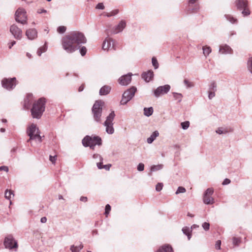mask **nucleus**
Wrapping results in <instances>:
<instances>
[{"label":"nucleus","mask_w":252,"mask_h":252,"mask_svg":"<svg viewBox=\"0 0 252 252\" xmlns=\"http://www.w3.org/2000/svg\"><path fill=\"white\" fill-rule=\"evenodd\" d=\"M87 42L84 34L79 31H72L64 36L61 40L62 47L67 53H72L80 49V53L82 56L86 55L87 49L82 44Z\"/></svg>","instance_id":"f257e3e1"},{"label":"nucleus","mask_w":252,"mask_h":252,"mask_svg":"<svg viewBox=\"0 0 252 252\" xmlns=\"http://www.w3.org/2000/svg\"><path fill=\"white\" fill-rule=\"evenodd\" d=\"M46 99L41 97L34 101L31 109V115L33 119H39L45 109Z\"/></svg>","instance_id":"f03ea898"},{"label":"nucleus","mask_w":252,"mask_h":252,"mask_svg":"<svg viewBox=\"0 0 252 252\" xmlns=\"http://www.w3.org/2000/svg\"><path fill=\"white\" fill-rule=\"evenodd\" d=\"M103 104V101L101 100H96L92 108L94 119V121L97 123L101 124L102 123L101 118L102 112V106Z\"/></svg>","instance_id":"7ed1b4c3"},{"label":"nucleus","mask_w":252,"mask_h":252,"mask_svg":"<svg viewBox=\"0 0 252 252\" xmlns=\"http://www.w3.org/2000/svg\"><path fill=\"white\" fill-rule=\"evenodd\" d=\"M15 21L23 25L28 24V16L26 10L23 8H19L15 13Z\"/></svg>","instance_id":"20e7f679"},{"label":"nucleus","mask_w":252,"mask_h":252,"mask_svg":"<svg viewBox=\"0 0 252 252\" xmlns=\"http://www.w3.org/2000/svg\"><path fill=\"white\" fill-rule=\"evenodd\" d=\"M115 117V112L112 111L106 117V120L103 123V125L106 128L105 131L109 134H112L114 132L113 121Z\"/></svg>","instance_id":"39448f33"},{"label":"nucleus","mask_w":252,"mask_h":252,"mask_svg":"<svg viewBox=\"0 0 252 252\" xmlns=\"http://www.w3.org/2000/svg\"><path fill=\"white\" fill-rule=\"evenodd\" d=\"M199 0H188L186 6V12L188 14L197 13L200 10Z\"/></svg>","instance_id":"423d86ee"},{"label":"nucleus","mask_w":252,"mask_h":252,"mask_svg":"<svg viewBox=\"0 0 252 252\" xmlns=\"http://www.w3.org/2000/svg\"><path fill=\"white\" fill-rule=\"evenodd\" d=\"M136 91V88L135 87H132L126 91L122 95V98L120 102L121 104L126 105L133 98Z\"/></svg>","instance_id":"0eeeda50"},{"label":"nucleus","mask_w":252,"mask_h":252,"mask_svg":"<svg viewBox=\"0 0 252 252\" xmlns=\"http://www.w3.org/2000/svg\"><path fill=\"white\" fill-rule=\"evenodd\" d=\"M3 244L5 248L9 250L16 249L18 248L17 242L11 235H9L5 237Z\"/></svg>","instance_id":"6e6552de"},{"label":"nucleus","mask_w":252,"mask_h":252,"mask_svg":"<svg viewBox=\"0 0 252 252\" xmlns=\"http://www.w3.org/2000/svg\"><path fill=\"white\" fill-rule=\"evenodd\" d=\"M16 78L13 77L11 78H4L1 81L2 87L7 90H11L15 88L16 85Z\"/></svg>","instance_id":"1a4fd4ad"},{"label":"nucleus","mask_w":252,"mask_h":252,"mask_svg":"<svg viewBox=\"0 0 252 252\" xmlns=\"http://www.w3.org/2000/svg\"><path fill=\"white\" fill-rule=\"evenodd\" d=\"M9 31L13 37L17 40H20L23 37L22 29L16 24H13L10 26Z\"/></svg>","instance_id":"9d476101"},{"label":"nucleus","mask_w":252,"mask_h":252,"mask_svg":"<svg viewBox=\"0 0 252 252\" xmlns=\"http://www.w3.org/2000/svg\"><path fill=\"white\" fill-rule=\"evenodd\" d=\"M169 85H165L158 87L154 92V95L156 97H158L161 95L167 94L170 89Z\"/></svg>","instance_id":"9b49d317"},{"label":"nucleus","mask_w":252,"mask_h":252,"mask_svg":"<svg viewBox=\"0 0 252 252\" xmlns=\"http://www.w3.org/2000/svg\"><path fill=\"white\" fill-rule=\"evenodd\" d=\"M126 22L124 20H121L119 23L114 27L111 31L113 34H117L122 32L124 29L126 27Z\"/></svg>","instance_id":"f8f14e48"},{"label":"nucleus","mask_w":252,"mask_h":252,"mask_svg":"<svg viewBox=\"0 0 252 252\" xmlns=\"http://www.w3.org/2000/svg\"><path fill=\"white\" fill-rule=\"evenodd\" d=\"M132 76V74L131 73L122 75L119 78L118 83L122 86H127L131 82Z\"/></svg>","instance_id":"ddd939ff"},{"label":"nucleus","mask_w":252,"mask_h":252,"mask_svg":"<svg viewBox=\"0 0 252 252\" xmlns=\"http://www.w3.org/2000/svg\"><path fill=\"white\" fill-rule=\"evenodd\" d=\"M112 49H115L114 41L111 38L107 37L103 42L102 49L108 51Z\"/></svg>","instance_id":"4468645a"},{"label":"nucleus","mask_w":252,"mask_h":252,"mask_svg":"<svg viewBox=\"0 0 252 252\" xmlns=\"http://www.w3.org/2000/svg\"><path fill=\"white\" fill-rule=\"evenodd\" d=\"M38 131L39 129L36 127V125L34 124L31 125L27 130V134L30 137L27 142H29L31 140H33V134Z\"/></svg>","instance_id":"2eb2a0df"},{"label":"nucleus","mask_w":252,"mask_h":252,"mask_svg":"<svg viewBox=\"0 0 252 252\" xmlns=\"http://www.w3.org/2000/svg\"><path fill=\"white\" fill-rule=\"evenodd\" d=\"M33 101V95L32 94H28L24 100L23 107L25 109H29Z\"/></svg>","instance_id":"dca6fc26"},{"label":"nucleus","mask_w":252,"mask_h":252,"mask_svg":"<svg viewBox=\"0 0 252 252\" xmlns=\"http://www.w3.org/2000/svg\"><path fill=\"white\" fill-rule=\"evenodd\" d=\"M219 52L222 54H232L233 49L226 44H222L220 46Z\"/></svg>","instance_id":"f3484780"},{"label":"nucleus","mask_w":252,"mask_h":252,"mask_svg":"<svg viewBox=\"0 0 252 252\" xmlns=\"http://www.w3.org/2000/svg\"><path fill=\"white\" fill-rule=\"evenodd\" d=\"M154 72L152 70H149L147 71L144 72L141 74V77L146 82H149L154 78Z\"/></svg>","instance_id":"a211bd4d"},{"label":"nucleus","mask_w":252,"mask_h":252,"mask_svg":"<svg viewBox=\"0 0 252 252\" xmlns=\"http://www.w3.org/2000/svg\"><path fill=\"white\" fill-rule=\"evenodd\" d=\"M26 35L29 40H33L37 37V31L35 29H29L26 31Z\"/></svg>","instance_id":"6ab92c4d"},{"label":"nucleus","mask_w":252,"mask_h":252,"mask_svg":"<svg viewBox=\"0 0 252 252\" xmlns=\"http://www.w3.org/2000/svg\"><path fill=\"white\" fill-rule=\"evenodd\" d=\"M235 3L237 8L239 10H241L243 8L248 6L247 0H236Z\"/></svg>","instance_id":"aec40b11"},{"label":"nucleus","mask_w":252,"mask_h":252,"mask_svg":"<svg viewBox=\"0 0 252 252\" xmlns=\"http://www.w3.org/2000/svg\"><path fill=\"white\" fill-rule=\"evenodd\" d=\"M233 129L230 127H219L216 131V133L219 134H227L230 132H232Z\"/></svg>","instance_id":"412c9836"},{"label":"nucleus","mask_w":252,"mask_h":252,"mask_svg":"<svg viewBox=\"0 0 252 252\" xmlns=\"http://www.w3.org/2000/svg\"><path fill=\"white\" fill-rule=\"evenodd\" d=\"M157 252H173V250L169 244H165L160 247Z\"/></svg>","instance_id":"4be33fe9"},{"label":"nucleus","mask_w":252,"mask_h":252,"mask_svg":"<svg viewBox=\"0 0 252 252\" xmlns=\"http://www.w3.org/2000/svg\"><path fill=\"white\" fill-rule=\"evenodd\" d=\"M111 90V87L110 86L105 85L100 88L99 94L100 95H105L110 93Z\"/></svg>","instance_id":"5701e85b"},{"label":"nucleus","mask_w":252,"mask_h":252,"mask_svg":"<svg viewBox=\"0 0 252 252\" xmlns=\"http://www.w3.org/2000/svg\"><path fill=\"white\" fill-rule=\"evenodd\" d=\"M224 17L228 21L232 24H237L238 23V19L230 14H225Z\"/></svg>","instance_id":"b1692460"},{"label":"nucleus","mask_w":252,"mask_h":252,"mask_svg":"<svg viewBox=\"0 0 252 252\" xmlns=\"http://www.w3.org/2000/svg\"><path fill=\"white\" fill-rule=\"evenodd\" d=\"M159 135L158 131L156 130L152 133L151 135L147 138V142L149 144H151L156 139V138Z\"/></svg>","instance_id":"393cba45"},{"label":"nucleus","mask_w":252,"mask_h":252,"mask_svg":"<svg viewBox=\"0 0 252 252\" xmlns=\"http://www.w3.org/2000/svg\"><path fill=\"white\" fill-rule=\"evenodd\" d=\"M82 144L85 147H87L90 145V144L92 142V137L87 135L82 140Z\"/></svg>","instance_id":"a878e982"},{"label":"nucleus","mask_w":252,"mask_h":252,"mask_svg":"<svg viewBox=\"0 0 252 252\" xmlns=\"http://www.w3.org/2000/svg\"><path fill=\"white\" fill-rule=\"evenodd\" d=\"M182 232L183 233L187 236L188 239L189 240L190 238H191V230L190 228L188 227V226H185L182 228Z\"/></svg>","instance_id":"bb28decb"},{"label":"nucleus","mask_w":252,"mask_h":252,"mask_svg":"<svg viewBox=\"0 0 252 252\" xmlns=\"http://www.w3.org/2000/svg\"><path fill=\"white\" fill-rule=\"evenodd\" d=\"M203 202L207 205L213 204L214 203V199L210 196L204 195Z\"/></svg>","instance_id":"cd10ccee"},{"label":"nucleus","mask_w":252,"mask_h":252,"mask_svg":"<svg viewBox=\"0 0 252 252\" xmlns=\"http://www.w3.org/2000/svg\"><path fill=\"white\" fill-rule=\"evenodd\" d=\"M143 110L144 115L147 117L151 116L153 114L154 111L152 107H150L149 108L145 107Z\"/></svg>","instance_id":"c85d7f7f"},{"label":"nucleus","mask_w":252,"mask_h":252,"mask_svg":"<svg viewBox=\"0 0 252 252\" xmlns=\"http://www.w3.org/2000/svg\"><path fill=\"white\" fill-rule=\"evenodd\" d=\"M247 66L248 70L252 75V56L248 58Z\"/></svg>","instance_id":"c756f323"},{"label":"nucleus","mask_w":252,"mask_h":252,"mask_svg":"<svg viewBox=\"0 0 252 252\" xmlns=\"http://www.w3.org/2000/svg\"><path fill=\"white\" fill-rule=\"evenodd\" d=\"M47 50V43H45L43 46L39 48L37 51V54L39 56H41L42 54L45 52Z\"/></svg>","instance_id":"7c9ffc66"},{"label":"nucleus","mask_w":252,"mask_h":252,"mask_svg":"<svg viewBox=\"0 0 252 252\" xmlns=\"http://www.w3.org/2000/svg\"><path fill=\"white\" fill-rule=\"evenodd\" d=\"M83 248V245L81 244L79 246H75L74 245H71L70 246V250L71 252H79Z\"/></svg>","instance_id":"2f4dec72"},{"label":"nucleus","mask_w":252,"mask_h":252,"mask_svg":"<svg viewBox=\"0 0 252 252\" xmlns=\"http://www.w3.org/2000/svg\"><path fill=\"white\" fill-rule=\"evenodd\" d=\"M92 143H94V145H98V146L101 145V139L98 136H94L93 138L92 137Z\"/></svg>","instance_id":"473e14b6"},{"label":"nucleus","mask_w":252,"mask_h":252,"mask_svg":"<svg viewBox=\"0 0 252 252\" xmlns=\"http://www.w3.org/2000/svg\"><path fill=\"white\" fill-rule=\"evenodd\" d=\"M204 55L207 57L212 51V49L210 46H205L202 47Z\"/></svg>","instance_id":"72a5a7b5"},{"label":"nucleus","mask_w":252,"mask_h":252,"mask_svg":"<svg viewBox=\"0 0 252 252\" xmlns=\"http://www.w3.org/2000/svg\"><path fill=\"white\" fill-rule=\"evenodd\" d=\"M163 165L162 164H158L157 165H153L151 167L150 171L151 172H155L157 171L160 170L163 168Z\"/></svg>","instance_id":"f704fd0d"},{"label":"nucleus","mask_w":252,"mask_h":252,"mask_svg":"<svg viewBox=\"0 0 252 252\" xmlns=\"http://www.w3.org/2000/svg\"><path fill=\"white\" fill-rule=\"evenodd\" d=\"M232 244L234 246L238 247L241 243V239L240 238L233 237L232 239Z\"/></svg>","instance_id":"c9c22d12"},{"label":"nucleus","mask_w":252,"mask_h":252,"mask_svg":"<svg viewBox=\"0 0 252 252\" xmlns=\"http://www.w3.org/2000/svg\"><path fill=\"white\" fill-rule=\"evenodd\" d=\"M173 97L175 100H178V102H180L182 101V98L183 97L182 94L180 93H173Z\"/></svg>","instance_id":"e433bc0d"},{"label":"nucleus","mask_w":252,"mask_h":252,"mask_svg":"<svg viewBox=\"0 0 252 252\" xmlns=\"http://www.w3.org/2000/svg\"><path fill=\"white\" fill-rule=\"evenodd\" d=\"M217 84L215 82H212L209 86V91H213L216 92L217 91Z\"/></svg>","instance_id":"4c0bfd02"},{"label":"nucleus","mask_w":252,"mask_h":252,"mask_svg":"<svg viewBox=\"0 0 252 252\" xmlns=\"http://www.w3.org/2000/svg\"><path fill=\"white\" fill-rule=\"evenodd\" d=\"M11 195L14 196V193L11 190H8L6 189L5 191V197L6 199L10 200L11 198Z\"/></svg>","instance_id":"58836bf2"},{"label":"nucleus","mask_w":252,"mask_h":252,"mask_svg":"<svg viewBox=\"0 0 252 252\" xmlns=\"http://www.w3.org/2000/svg\"><path fill=\"white\" fill-rule=\"evenodd\" d=\"M242 10V14L244 17L248 16L251 13V11L248 7V6L243 8Z\"/></svg>","instance_id":"ea45409f"},{"label":"nucleus","mask_w":252,"mask_h":252,"mask_svg":"<svg viewBox=\"0 0 252 252\" xmlns=\"http://www.w3.org/2000/svg\"><path fill=\"white\" fill-rule=\"evenodd\" d=\"M119 12V10L118 9H115L112 11H111L109 13H107L105 14V16L107 17H110L111 16H115L117 15Z\"/></svg>","instance_id":"a19ab883"},{"label":"nucleus","mask_w":252,"mask_h":252,"mask_svg":"<svg viewBox=\"0 0 252 252\" xmlns=\"http://www.w3.org/2000/svg\"><path fill=\"white\" fill-rule=\"evenodd\" d=\"M152 63L155 69H158L159 66L158 62L155 57H153L152 59Z\"/></svg>","instance_id":"79ce46f5"},{"label":"nucleus","mask_w":252,"mask_h":252,"mask_svg":"<svg viewBox=\"0 0 252 252\" xmlns=\"http://www.w3.org/2000/svg\"><path fill=\"white\" fill-rule=\"evenodd\" d=\"M66 30V28L65 26H61L58 27L57 28V32L59 33H63L65 32Z\"/></svg>","instance_id":"37998d69"},{"label":"nucleus","mask_w":252,"mask_h":252,"mask_svg":"<svg viewBox=\"0 0 252 252\" xmlns=\"http://www.w3.org/2000/svg\"><path fill=\"white\" fill-rule=\"evenodd\" d=\"M214 192V189L213 188H208L205 191L204 195L211 196Z\"/></svg>","instance_id":"c03bdc74"},{"label":"nucleus","mask_w":252,"mask_h":252,"mask_svg":"<svg viewBox=\"0 0 252 252\" xmlns=\"http://www.w3.org/2000/svg\"><path fill=\"white\" fill-rule=\"evenodd\" d=\"M181 125L183 129H187L189 126V121H185L181 123Z\"/></svg>","instance_id":"a18cd8bd"},{"label":"nucleus","mask_w":252,"mask_h":252,"mask_svg":"<svg viewBox=\"0 0 252 252\" xmlns=\"http://www.w3.org/2000/svg\"><path fill=\"white\" fill-rule=\"evenodd\" d=\"M184 84L187 86V88H191L193 87V84L192 82H189L187 79H185L184 81Z\"/></svg>","instance_id":"49530a36"},{"label":"nucleus","mask_w":252,"mask_h":252,"mask_svg":"<svg viewBox=\"0 0 252 252\" xmlns=\"http://www.w3.org/2000/svg\"><path fill=\"white\" fill-rule=\"evenodd\" d=\"M186 189L183 187H179L178 188L177 190L176 191V194H178L180 193H184L186 192Z\"/></svg>","instance_id":"de8ad7c7"},{"label":"nucleus","mask_w":252,"mask_h":252,"mask_svg":"<svg viewBox=\"0 0 252 252\" xmlns=\"http://www.w3.org/2000/svg\"><path fill=\"white\" fill-rule=\"evenodd\" d=\"M111 210V206L109 204H107L106 206H105V215H106V217H107V215L109 214V212Z\"/></svg>","instance_id":"09e8293b"},{"label":"nucleus","mask_w":252,"mask_h":252,"mask_svg":"<svg viewBox=\"0 0 252 252\" xmlns=\"http://www.w3.org/2000/svg\"><path fill=\"white\" fill-rule=\"evenodd\" d=\"M93 158L100 161H103L102 157L99 154H95L93 156Z\"/></svg>","instance_id":"8fccbe9b"},{"label":"nucleus","mask_w":252,"mask_h":252,"mask_svg":"<svg viewBox=\"0 0 252 252\" xmlns=\"http://www.w3.org/2000/svg\"><path fill=\"white\" fill-rule=\"evenodd\" d=\"M202 226L205 231H208L210 228V224L208 222H205L202 224Z\"/></svg>","instance_id":"3c124183"},{"label":"nucleus","mask_w":252,"mask_h":252,"mask_svg":"<svg viewBox=\"0 0 252 252\" xmlns=\"http://www.w3.org/2000/svg\"><path fill=\"white\" fill-rule=\"evenodd\" d=\"M163 188V184L161 183H158L157 184L156 187V190L157 191H160Z\"/></svg>","instance_id":"603ef678"},{"label":"nucleus","mask_w":252,"mask_h":252,"mask_svg":"<svg viewBox=\"0 0 252 252\" xmlns=\"http://www.w3.org/2000/svg\"><path fill=\"white\" fill-rule=\"evenodd\" d=\"M137 169L139 171H143L144 169V164L143 163H140L138 164Z\"/></svg>","instance_id":"864d4df0"},{"label":"nucleus","mask_w":252,"mask_h":252,"mask_svg":"<svg viewBox=\"0 0 252 252\" xmlns=\"http://www.w3.org/2000/svg\"><path fill=\"white\" fill-rule=\"evenodd\" d=\"M215 92L213 91H208V97L209 99H212L215 96Z\"/></svg>","instance_id":"5fc2aeb1"},{"label":"nucleus","mask_w":252,"mask_h":252,"mask_svg":"<svg viewBox=\"0 0 252 252\" xmlns=\"http://www.w3.org/2000/svg\"><path fill=\"white\" fill-rule=\"evenodd\" d=\"M95 8L98 9H104L105 7L104 6V4L102 2L98 3L96 5Z\"/></svg>","instance_id":"6e6d98bb"},{"label":"nucleus","mask_w":252,"mask_h":252,"mask_svg":"<svg viewBox=\"0 0 252 252\" xmlns=\"http://www.w3.org/2000/svg\"><path fill=\"white\" fill-rule=\"evenodd\" d=\"M220 245H221V241L218 240L217 241L215 244V248L216 249L220 250Z\"/></svg>","instance_id":"4d7b16f0"},{"label":"nucleus","mask_w":252,"mask_h":252,"mask_svg":"<svg viewBox=\"0 0 252 252\" xmlns=\"http://www.w3.org/2000/svg\"><path fill=\"white\" fill-rule=\"evenodd\" d=\"M49 159L52 163H55L57 159V156H52L50 155L49 157Z\"/></svg>","instance_id":"13d9d810"},{"label":"nucleus","mask_w":252,"mask_h":252,"mask_svg":"<svg viewBox=\"0 0 252 252\" xmlns=\"http://www.w3.org/2000/svg\"><path fill=\"white\" fill-rule=\"evenodd\" d=\"M230 182H231V181L229 179L226 178L223 180L222 184L223 185H228L229 184H230Z\"/></svg>","instance_id":"bf43d9fd"},{"label":"nucleus","mask_w":252,"mask_h":252,"mask_svg":"<svg viewBox=\"0 0 252 252\" xmlns=\"http://www.w3.org/2000/svg\"><path fill=\"white\" fill-rule=\"evenodd\" d=\"M96 165H97V168L98 169H103V165H102V161H99V162H97L96 163Z\"/></svg>","instance_id":"052dcab7"},{"label":"nucleus","mask_w":252,"mask_h":252,"mask_svg":"<svg viewBox=\"0 0 252 252\" xmlns=\"http://www.w3.org/2000/svg\"><path fill=\"white\" fill-rule=\"evenodd\" d=\"M16 44V41L14 40L12 41L11 42L8 43V48L11 49L13 46H14Z\"/></svg>","instance_id":"680f3d73"},{"label":"nucleus","mask_w":252,"mask_h":252,"mask_svg":"<svg viewBox=\"0 0 252 252\" xmlns=\"http://www.w3.org/2000/svg\"><path fill=\"white\" fill-rule=\"evenodd\" d=\"M39 135H40L39 131H37L36 133H35L34 134H33V140L35 139L36 138L37 139V138L39 137Z\"/></svg>","instance_id":"e2e57ef3"},{"label":"nucleus","mask_w":252,"mask_h":252,"mask_svg":"<svg viewBox=\"0 0 252 252\" xmlns=\"http://www.w3.org/2000/svg\"><path fill=\"white\" fill-rule=\"evenodd\" d=\"M1 170H4L6 172L8 171V168L7 166H1L0 167V171Z\"/></svg>","instance_id":"0e129e2a"},{"label":"nucleus","mask_w":252,"mask_h":252,"mask_svg":"<svg viewBox=\"0 0 252 252\" xmlns=\"http://www.w3.org/2000/svg\"><path fill=\"white\" fill-rule=\"evenodd\" d=\"M111 166V164H108L106 165H103V169H105L106 170H109L110 169V167Z\"/></svg>","instance_id":"69168bd1"},{"label":"nucleus","mask_w":252,"mask_h":252,"mask_svg":"<svg viewBox=\"0 0 252 252\" xmlns=\"http://www.w3.org/2000/svg\"><path fill=\"white\" fill-rule=\"evenodd\" d=\"M80 200L82 201V202H87L88 201V198L86 196H81L80 198Z\"/></svg>","instance_id":"338daca9"},{"label":"nucleus","mask_w":252,"mask_h":252,"mask_svg":"<svg viewBox=\"0 0 252 252\" xmlns=\"http://www.w3.org/2000/svg\"><path fill=\"white\" fill-rule=\"evenodd\" d=\"M37 13L39 14H41L43 13H47V10L44 9H38L37 11Z\"/></svg>","instance_id":"774afa93"}]
</instances>
